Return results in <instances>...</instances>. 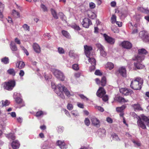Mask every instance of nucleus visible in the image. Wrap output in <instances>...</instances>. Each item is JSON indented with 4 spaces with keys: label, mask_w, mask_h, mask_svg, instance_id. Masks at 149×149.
<instances>
[{
    "label": "nucleus",
    "mask_w": 149,
    "mask_h": 149,
    "mask_svg": "<svg viewBox=\"0 0 149 149\" xmlns=\"http://www.w3.org/2000/svg\"><path fill=\"white\" fill-rule=\"evenodd\" d=\"M54 91L57 95L60 97L62 99H64L65 97L63 93V91L65 95L68 97H70V93L68 90L65 86L59 84L57 86H54Z\"/></svg>",
    "instance_id": "1"
},
{
    "label": "nucleus",
    "mask_w": 149,
    "mask_h": 149,
    "mask_svg": "<svg viewBox=\"0 0 149 149\" xmlns=\"http://www.w3.org/2000/svg\"><path fill=\"white\" fill-rule=\"evenodd\" d=\"M143 83V79L139 77H136L133 79L131 81L130 87L135 90L141 89Z\"/></svg>",
    "instance_id": "2"
},
{
    "label": "nucleus",
    "mask_w": 149,
    "mask_h": 149,
    "mask_svg": "<svg viewBox=\"0 0 149 149\" xmlns=\"http://www.w3.org/2000/svg\"><path fill=\"white\" fill-rule=\"evenodd\" d=\"M148 53V52L144 48L139 49L138 50V55L135 57L134 60L142 61L144 59V56L147 54Z\"/></svg>",
    "instance_id": "3"
},
{
    "label": "nucleus",
    "mask_w": 149,
    "mask_h": 149,
    "mask_svg": "<svg viewBox=\"0 0 149 149\" xmlns=\"http://www.w3.org/2000/svg\"><path fill=\"white\" fill-rule=\"evenodd\" d=\"M16 84L15 81L14 80H9L8 81L5 82L3 84L4 89L11 91L12 90Z\"/></svg>",
    "instance_id": "4"
},
{
    "label": "nucleus",
    "mask_w": 149,
    "mask_h": 149,
    "mask_svg": "<svg viewBox=\"0 0 149 149\" xmlns=\"http://www.w3.org/2000/svg\"><path fill=\"white\" fill-rule=\"evenodd\" d=\"M55 76L58 79L61 81H64L65 79V77L63 73L61 71L56 70L54 73Z\"/></svg>",
    "instance_id": "5"
},
{
    "label": "nucleus",
    "mask_w": 149,
    "mask_h": 149,
    "mask_svg": "<svg viewBox=\"0 0 149 149\" xmlns=\"http://www.w3.org/2000/svg\"><path fill=\"white\" fill-rule=\"evenodd\" d=\"M84 50L85 54L87 56H89L91 51L93 50V47L91 46H88L87 45H84Z\"/></svg>",
    "instance_id": "6"
},
{
    "label": "nucleus",
    "mask_w": 149,
    "mask_h": 149,
    "mask_svg": "<svg viewBox=\"0 0 149 149\" xmlns=\"http://www.w3.org/2000/svg\"><path fill=\"white\" fill-rule=\"evenodd\" d=\"M106 93V92L102 87H100L97 91L96 94L98 97L101 98Z\"/></svg>",
    "instance_id": "7"
},
{
    "label": "nucleus",
    "mask_w": 149,
    "mask_h": 149,
    "mask_svg": "<svg viewBox=\"0 0 149 149\" xmlns=\"http://www.w3.org/2000/svg\"><path fill=\"white\" fill-rule=\"evenodd\" d=\"M91 24L92 22L89 19L87 18H85L83 19L82 25L85 28H88L89 25Z\"/></svg>",
    "instance_id": "8"
},
{
    "label": "nucleus",
    "mask_w": 149,
    "mask_h": 149,
    "mask_svg": "<svg viewBox=\"0 0 149 149\" xmlns=\"http://www.w3.org/2000/svg\"><path fill=\"white\" fill-rule=\"evenodd\" d=\"M121 93L125 95H131L133 93V91L130 89L124 88L120 90Z\"/></svg>",
    "instance_id": "9"
},
{
    "label": "nucleus",
    "mask_w": 149,
    "mask_h": 149,
    "mask_svg": "<svg viewBox=\"0 0 149 149\" xmlns=\"http://www.w3.org/2000/svg\"><path fill=\"white\" fill-rule=\"evenodd\" d=\"M56 144L61 149H66L68 148L67 145L64 141L58 140L56 142Z\"/></svg>",
    "instance_id": "10"
},
{
    "label": "nucleus",
    "mask_w": 149,
    "mask_h": 149,
    "mask_svg": "<svg viewBox=\"0 0 149 149\" xmlns=\"http://www.w3.org/2000/svg\"><path fill=\"white\" fill-rule=\"evenodd\" d=\"M92 124L97 127L100 126V121L99 120L95 117H93L91 119Z\"/></svg>",
    "instance_id": "11"
},
{
    "label": "nucleus",
    "mask_w": 149,
    "mask_h": 149,
    "mask_svg": "<svg viewBox=\"0 0 149 149\" xmlns=\"http://www.w3.org/2000/svg\"><path fill=\"white\" fill-rule=\"evenodd\" d=\"M121 45L123 47L127 49H130L132 46V44L128 41H124L121 43Z\"/></svg>",
    "instance_id": "12"
},
{
    "label": "nucleus",
    "mask_w": 149,
    "mask_h": 149,
    "mask_svg": "<svg viewBox=\"0 0 149 149\" xmlns=\"http://www.w3.org/2000/svg\"><path fill=\"white\" fill-rule=\"evenodd\" d=\"M136 62H134V64L135 67L138 69H142L144 68V66L141 63L142 61H139L137 60Z\"/></svg>",
    "instance_id": "13"
},
{
    "label": "nucleus",
    "mask_w": 149,
    "mask_h": 149,
    "mask_svg": "<svg viewBox=\"0 0 149 149\" xmlns=\"http://www.w3.org/2000/svg\"><path fill=\"white\" fill-rule=\"evenodd\" d=\"M13 149H18L20 146V143L17 141H13L11 144Z\"/></svg>",
    "instance_id": "14"
},
{
    "label": "nucleus",
    "mask_w": 149,
    "mask_h": 149,
    "mask_svg": "<svg viewBox=\"0 0 149 149\" xmlns=\"http://www.w3.org/2000/svg\"><path fill=\"white\" fill-rule=\"evenodd\" d=\"M118 72L123 77H125L126 76V70L125 68L122 67L119 68Z\"/></svg>",
    "instance_id": "15"
},
{
    "label": "nucleus",
    "mask_w": 149,
    "mask_h": 149,
    "mask_svg": "<svg viewBox=\"0 0 149 149\" xmlns=\"http://www.w3.org/2000/svg\"><path fill=\"white\" fill-rule=\"evenodd\" d=\"M105 39L109 43L111 44H113L115 42L114 39L104 34Z\"/></svg>",
    "instance_id": "16"
},
{
    "label": "nucleus",
    "mask_w": 149,
    "mask_h": 149,
    "mask_svg": "<svg viewBox=\"0 0 149 149\" xmlns=\"http://www.w3.org/2000/svg\"><path fill=\"white\" fill-rule=\"evenodd\" d=\"M33 46L34 51L36 53H40L41 52L40 48L38 44L36 43H34Z\"/></svg>",
    "instance_id": "17"
},
{
    "label": "nucleus",
    "mask_w": 149,
    "mask_h": 149,
    "mask_svg": "<svg viewBox=\"0 0 149 149\" xmlns=\"http://www.w3.org/2000/svg\"><path fill=\"white\" fill-rule=\"evenodd\" d=\"M25 64L23 61H19L17 62L16 64V67L19 69H21L24 67Z\"/></svg>",
    "instance_id": "18"
},
{
    "label": "nucleus",
    "mask_w": 149,
    "mask_h": 149,
    "mask_svg": "<svg viewBox=\"0 0 149 149\" xmlns=\"http://www.w3.org/2000/svg\"><path fill=\"white\" fill-rule=\"evenodd\" d=\"M138 125L141 127L142 129H145L146 128V127L144 123L140 119L138 120L137 122Z\"/></svg>",
    "instance_id": "19"
},
{
    "label": "nucleus",
    "mask_w": 149,
    "mask_h": 149,
    "mask_svg": "<svg viewBox=\"0 0 149 149\" xmlns=\"http://www.w3.org/2000/svg\"><path fill=\"white\" fill-rule=\"evenodd\" d=\"M10 103L9 101L8 100H6L5 101L2 100L0 102V106L2 107H6L9 105Z\"/></svg>",
    "instance_id": "20"
},
{
    "label": "nucleus",
    "mask_w": 149,
    "mask_h": 149,
    "mask_svg": "<svg viewBox=\"0 0 149 149\" xmlns=\"http://www.w3.org/2000/svg\"><path fill=\"white\" fill-rule=\"evenodd\" d=\"M10 47L13 51H16L17 50V48L16 45L13 41L11 42L10 45Z\"/></svg>",
    "instance_id": "21"
},
{
    "label": "nucleus",
    "mask_w": 149,
    "mask_h": 149,
    "mask_svg": "<svg viewBox=\"0 0 149 149\" xmlns=\"http://www.w3.org/2000/svg\"><path fill=\"white\" fill-rule=\"evenodd\" d=\"M69 56L73 58H77L78 55L74 53V52L72 50H70L69 52Z\"/></svg>",
    "instance_id": "22"
},
{
    "label": "nucleus",
    "mask_w": 149,
    "mask_h": 149,
    "mask_svg": "<svg viewBox=\"0 0 149 149\" xmlns=\"http://www.w3.org/2000/svg\"><path fill=\"white\" fill-rule=\"evenodd\" d=\"M61 33L66 38H71V36L68 31L65 30H62Z\"/></svg>",
    "instance_id": "23"
},
{
    "label": "nucleus",
    "mask_w": 149,
    "mask_h": 149,
    "mask_svg": "<svg viewBox=\"0 0 149 149\" xmlns=\"http://www.w3.org/2000/svg\"><path fill=\"white\" fill-rule=\"evenodd\" d=\"M114 66L113 63L111 62H108L106 65V68L111 70L113 69L114 68Z\"/></svg>",
    "instance_id": "24"
},
{
    "label": "nucleus",
    "mask_w": 149,
    "mask_h": 149,
    "mask_svg": "<svg viewBox=\"0 0 149 149\" xmlns=\"http://www.w3.org/2000/svg\"><path fill=\"white\" fill-rule=\"evenodd\" d=\"M4 9V6L0 2V18H2L3 15L2 14V11Z\"/></svg>",
    "instance_id": "25"
},
{
    "label": "nucleus",
    "mask_w": 149,
    "mask_h": 149,
    "mask_svg": "<svg viewBox=\"0 0 149 149\" xmlns=\"http://www.w3.org/2000/svg\"><path fill=\"white\" fill-rule=\"evenodd\" d=\"M1 62L5 64H8L9 62V59L8 57H5L1 59Z\"/></svg>",
    "instance_id": "26"
},
{
    "label": "nucleus",
    "mask_w": 149,
    "mask_h": 149,
    "mask_svg": "<svg viewBox=\"0 0 149 149\" xmlns=\"http://www.w3.org/2000/svg\"><path fill=\"white\" fill-rule=\"evenodd\" d=\"M12 15L15 18H18L20 16L19 13L16 11L15 10H13Z\"/></svg>",
    "instance_id": "27"
},
{
    "label": "nucleus",
    "mask_w": 149,
    "mask_h": 149,
    "mask_svg": "<svg viewBox=\"0 0 149 149\" xmlns=\"http://www.w3.org/2000/svg\"><path fill=\"white\" fill-rule=\"evenodd\" d=\"M107 83L106 79L105 77H103L100 81L101 85L104 87L106 85Z\"/></svg>",
    "instance_id": "28"
},
{
    "label": "nucleus",
    "mask_w": 149,
    "mask_h": 149,
    "mask_svg": "<svg viewBox=\"0 0 149 149\" xmlns=\"http://www.w3.org/2000/svg\"><path fill=\"white\" fill-rule=\"evenodd\" d=\"M7 72L10 75L13 76H15V70L13 68H10L7 70Z\"/></svg>",
    "instance_id": "29"
},
{
    "label": "nucleus",
    "mask_w": 149,
    "mask_h": 149,
    "mask_svg": "<svg viewBox=\"0 0 149 149\" xmlns=\"http://www.w3.org/2000/svg\"><path fill=\"white\" fill-rule=\"evenodd\" d=\"M133 107L135 110H142V109L139 104H135L133 105Z\"/></svg>",
    "instance_id": "30"
},
{
    "label": "nucleus",
    "mask_w": 149,
    "mask_h": 149,
    "mask_svg": "<svg viewBox=\"0 0 149 149\" xmlns=\"http://www.w3.org/2000/svg\"><path fill=\"white\" fill-rule=\"evenodd\" d=\"M118 100L119 102H128V100H125V99L121 96H119L118 97Z\"/></svg>",
    "instance_id": "31"
},
{
    "label": "nucleus",
    "mask_w": 149,
    "mask_h": 149,
    "mask_svg": "<svg viewBox=\"0 0 149 149\" xmlns=\"http://www.w3.org/2000/svg\"><path fill=\"white\" fill-rule=\"evenodd\" d=\"M126 106L125 105H123L120 107H117L116 108V111L117 112H120L123 111V110L125 108Z\"/></svg>",
    "instance_id": "32"
},
{
    "label": "nucleus",
    "mask_w": 149,
    "mask_h": 149,
    "mask_svg": "<svg viewBox=\"0 0 149 149\" xmlns=\"http://www.w3.org/2000/svg\"><path fill=\"white\" fill-rule=\"evenodd\" d=\"M59 15L60 18L63 21H65L66 18L65 15L62 12H60L59 13Z\"/></svg>",
    "instance_id": "33"
},
{
    "label": "nucleus",
    "mask_w": 149,
    "mask_h": 149,
    "mask_svg": "<svg viewBox=\"0 0 149 149\" xmlns=\"http://www.w3.org/2000/svg\"><path fill=\"white\" fill-rule=\"evenodd\" d=\"M44 115V112L41 110H39L36 112L35 116L37 117H39Z\"/></svg>",
    "instance_id": "34"
},
{
    "label": "nucleus",
    "mask_w": 149,
    "mask_h": 149,
    "mask_svg": "<svg viewBox=\"0 0 149 149\" xmlns=\"http://www.w3.org/2000/svg\"><path fill=\"white\" fill-rule=\"evenodd\" d=\"M88 61L91 65H96V61L95 58H89Z\"/></svg>",
    "instance_id": "35"
},
{
    "label": "nucleus",
    "mask_w": 149,
    "mask_h": 149,
    "mask_svg": "<svg viewBox=\"0 0 149 149\" xmlns=\"http://www.w3.org/2000/svg\"><path fill=\"white\" fill-rule=\"evenodd\" d=\"M116 16L114 15H113L111 17V21L112 24L116 22Z\"/></svg>",
    "instance_id": "36"
},
{
    "label": "nucleus",
    "mask_w": 149,
    "mask_h": 149,
    "mask_svg": "<svg viewBox=\"0 0 149 149\" xmlns=\"http://www.w3.org/2000/svg\"><path fill=\"white\" fill-rule=\"evenodd\" d=\"M51 12L53 17H54L56 19L58 18V17L56 13L54 10L53 9H51Z\"/></svg>",
    "instance_id": "37"
},
{
    "label": "nucleus",
    "mask_w": 149,
    "mask_h": 149,
    "mask_svg": "<svg viewBox=\"0 0 149 149\" xmlns=\"http://www.w3.org/2000/svg\"><path fill=\"white\" fill-rule=\"evenodd\" d=\"M44 77L45 79L47 80L52 78V76L51 74H47L45 73L44 74Z\"/></svg>",
    "instance_id": "38"
},
{
    "label": "nucleus",
    "mask_w": 149,
    "mask_h": 149,
    "mask_svg": "<svg viewBox=\"0 0 149 149\" xmlns=\"http://www.w3.org/2000/svg\"><path fill=\"white\" fill-rule=\"evenodd\" d=\"M141 120L149 124V118L148 117L145 116H143L142 117Z\"/></svg>",
    "instance_id": "39"
},
{
    "label": "nucleus",
    "mask_w": 149,
    "mask_h": 149,
    "mask_svg": "<svg viewBox=\"0 0 149 149\" xmlns=\"http://www.w3.org/2000/svg\"><path fill=\"white\" fill-rule=\"evenodd\" d=\"M23 28L25 31H29L30 30V27L26 24H24L22 26Z\"/></svg>",
    "instance_id": "40"
},
{
    "label": "nucleus",
    "mask_w": 149,
    "mask_h": 149,
    "mask_svg": "<svg viewBox=\"0 0 149 149\" xmlns=\"http://www.w3.org/2000/svg\"><path fill=\"white\" fill-rule=\"evenodd\" d=\"M58 52L60 54H63L65 53V51L62 47H58Z\"/></svg>",
    "instance_id": "41"
},
{
    "label": "nucleus",
    "mask_w": 149,
    "mask_h": 149,
    "mask_svg": "<svg viewBox=\"0 0 149 149\" xmlns=\"http://www.w3.org/2000/svg\"><path fill=\"white\" fill-rule=\"evenodd\" d=\"M40 7L42 9L44 12L47 11L48 10L46 6L43 4H42L40 5Z\"/></svg>",
    "instance_id": "42"
},
{
    "label": "nucleus",
    "mask_w": 149,
    "mask_h": 149,
    "mask_svg": "<svg viewBox=\"0 0 149 149\" xmlns=\"http://www.w3.org/2000/svg\"><path fill=\"white\" fill-rule=\"evenodd\" d=\"M84 122L85 124L87 126H88L90 124V120L88 118H85Z\"/></svg>",
    "instance_id": "43"
},
{
    "label": "nucleus",
    "mask_w": 149,
    "mask_h": 149,
    "mask_svg": "<svg viewBox=\"0 0 149 149\" xmlns=\"http://www.w3.org/2000/svg\"><path fill=\"white\" fill-rule=\"evenodd\" d=\"M72 68L76 70H77L79 69L78 65L77 64H74L72 66Z\"/></svg>",
    "instance_id": "44"
},
{
    "label": "nucleus",
    "mask_w": 149,
    "mask_h": 149,
    "mask_svg": "<svg viewBox=\"0 0 149 149\" xmlns=\"http://www.w3.org/2000/svg\"><path fill=\"white\" fill-rule=\"evenodd\" d=\"M67 109L68 110H71L73 109V106L72 104L68 103L67 104Z\"/></svg>",
    "instance_id": "45"
},
{
    "label": "nucleus",
    "mask_w": 149,
    "mask_h": 149,
    "mask_svg": "<svg viewBox=\"0 0 149 149\" xmlns=\"http://www.w3.org/2000/svg\"><path fill=\"white\" fill-rule=\"evenodd\" d=\"M101 55L102 56L105 57L107 55L106 52L104 51V48L100 51Z\"/></svg>",
    "instance_id": "46"
},
{
    "label": "nucleus",
    "mask_w": 149,
    "mask_h": 149,
    "mask_svg": "<svg viewBox=\"0 0 149 149\" xmlns=\"http://www.w3.org/2000/svg\"><path fill=\"white\" fill-rule=\"evenodd\" d=\"M96 46L97 47L98 49H99L100 51L104 48L100 44H96Z\"/></svg>",
    "instance_id": "47"
},
{
    "label": "nucleus",
    "mask_w": 149,
    "mask_h": 149,
    "mask_svg": "<svg viewBox=\"0 0 149 149\" xmlns=\"http://www.w3.org/2000/svg\"><path fill=\"white\" fill-rule=\"evenodd\" d=\"M102 100L105 102L107 101L108 100V96L107 95H104L102 97Z\"/></svg>",
    "instance_id": "48"
},
{
    "label": "nucleus",
    "mask_w": 149,
    "mask_h": 149,
    "mask_svg": "<svg viewBox=\"0 0 149 149\" xmlns=\"http://www.w3.org/2000/svg\"><path fill=\"white\" fill-rule=\"evenodd\" d=\"M15 101L16 103L18 104H20L22 102V100L20 97H17L15 99Z\"/></svg>",
    "instance_id": "49"
},
{
    "label": "nucleus",
    "mask_w": 149,
    "mask_h": 149,
    "mask_svg": "<svg viewBox=\"0 0 149 149\" xmlns=\"http://www.w3.org/2000/svg\"><path fill=\"white\" fill-rule=\"evenodd\" d=\"M113 137L115 138L117 141H120V139L118 137V136L116 134L114 133L112 135Z\"/></svg>",
    "instance_id": "50"
},
{
    "label": "nucleus",
    "mask_w": 149,
    "mask_h": 149,
    "mask_svg": "<svg viewBox=\"0 0 149 149\" xmlns=\"http://www.w3.org/2000/svg\"><path fill=\"white\" fill-rule=\"evenodd\" d=\"M89 7L93 9L95 8V5L94 3L91 2L89 3Z\"/></svg>",
    "instance_id": "51"
},
{
    "label": "nucleus",
    "mask_w": 149,
    "mask_h": 149,
    "mask_svg": "<svg viewBox=\"0 0 149 149\" xmlns=\"http://www.w3.org/2000/svg\"><path fill=\"white\" fill-rule=\"evenodd\" d=\"M91 15H90V14L88 15V16L89 17L92 19H94L96 17V15L94 13H91Z\"/></svg>",
    "instance_id": "52"
},
{
    "label": "nucleus",
    "mask_w": 149,
    "mask_h": 149,
    "mask_svg": "<svg viewBox=\"0 0 149 149\" xmlns=\"http://www.w3.org/2000/svg\"><path fill=\"white\" fill-rule=\"evenodd\" d=\"M95 74L96 75L99 76H101L102 75V73L100 72V70H97L95 71Z\"/></svg>",
    "instance_id": "53"
},
{
    "label": "nucleus",
    "mask_w": 149,
    "mask_h": 149,
    "mask_svg": "<svg viewBox=\"0 0 149 149\" xmlns=\"http://www.w3.org/2000/svg\"><path fill=\"white\" fill-rule=\"evenodd\" d=\"M95 65H92L89 68V70L90 72H92L93 71H94L95 70Z\"/></svg>",
    "instance_id": "54"
},
{
    "label": "nucleus",
    "mask_w": 149,
    "mask_h": 149,
    "mask_svg": "<svg viewBox=\"0 0 149 149\" xmlns=\"http://www.w3.org/2000/svg\"><path fill=\"white\" fill-rule=\"evenodd\" d=\"M106 121L109 123H113L112 119L109 117H108L107 118Z\"/></svg>",
    "instance_id": "55"
},
{
    "label": "nucleus",
    "mask_w": 149,
    "mask_h": 149,
    "mask_svg": "<svg viewBox=\"0 0 149 149\" xmlns=\"http://www.w3.org/2000/svg\"><path fill=\"white\" fill-rule=\"evenodd\" d=\"M73 28L76 30H80V28L79 26L76 24L73 26Z\"/></svg>",
    "instance_id": "56"
},
{
    "label": "nucleus",
    "mask_w": 149,
    "mask_h": 149,
    "mask_svg": "<svg viewBox=\"0 0 149 149\" xmlns=\"http://www.w3.org/2000/svg\"><path fill=\"white\" fill-rule=\"evenodd\" d=\"M63 110L67 116L69 117H70V115L68 111L65 109H63Z\"/></svg>",
    "instance_id": "57"
},
{
    "label": "nucleus",
    "mask_w": 149,
    "mask_h": 149,
    "mask_svg": "<svg viewBox=\"0 0 149 149\" xmlns=\"http://www.w3.org/2000/svg\"><path fill=\"white\" fill-rule=\"evenodd\" d=\"M144 40L145 42H149V35H146Z\"/></svg>",
    "instance_id": "58"
},
{
    "label": "nucleus",
    "mask_w": 149,
    "mask_h": 149,
    "mask_svg": "<svg viewBox=\"0 0 149 149\" xmlns=\"http://www.w3.org/2000/svg\"><path fill=\"white\" fill-rule=\"evenodd\" d=\"M138 9L142 12H144L146 11V10L142 7H139L138 8Z\"/></svg>",
    "instance_id": "59"
},
{
    "label": "nucleus",
    "mask_w": 149,
    "mask_h": 149,
    "mask_svg": "<svg viewBox=\"0 0 149 149\" xmlns=\"http://www.w3.org/2000/svg\"><path fill=\"white\" fill-rule=\"evenodd\" d=\"M79 97L83 99H86L87 100H88V98H87L85 96H84L83 95L79 94Z\"/></svg>",
    "instance_id": "60"
},
{
    "label": "nucleus",
    "mask_w": 149,
    "mask_h": 149,
    "mask_svg": "<svg viewBox=\"0 0 149 149\" xmlns=\"http://www.w3.org/2000/svg\"><path fill=\"white\" fill-rule=\"evenodd\" d=\"M24 71H23V70H20L19 73V76L20 77H23L24 75Z\"/></svg>",
    "instance_id": "61"
},
{
    "label": "nucleus",
    "mask_w": 149,
    "mask_h": 149,
    "mask_svg": "<svg viewBox=\"0 0 149 149\" xmlns=\"http://www.w3.org/2000/svg\"><path fill=\"white\" fill-rule=\"evenodd\" d=\"M15 42L18 44H20L21 43L20 40L17 38L15 39Z\"/></svg>",
    "instance_id": "62"
},
{
    "label": "nucleus",
    "mask_w": 149,
    "mask_h": 149,
    "mask_svg": "<svg viewBox=\"0 0 149 149\" xmlns=\"http://www.w3.org/2000/svg\"><path fill=\"white\" fill-rule=\"evenodd\" d=\"M11 116L13 117H16V113L15 112H13L10 113Z\"/></svg>",
    "instance_id": "63"
},
{
    "label": "nucleus",
    "mask_w": 149,
    "mask_h": 149,
    "mask_svg": "<svg viewBox=\"0 0 149 149\" xmlns=\"http://www.w3.org/2000/svg\"><path fill=\"white\" fill-rule=\"evenodd\" d=\"M95 81L96 82V83L97 84H100V80L99 79H98V78H96L95 79Z\"/></svg>",
    "instance_id": "64"
}]
</instances>
